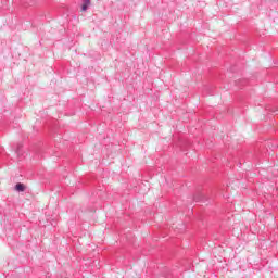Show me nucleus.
Listing matches in <instances>:
<instances>
[{"label": "nucleus", "mask_w": 278, "mask_h": 278, "mask_svg": "<svg viewBox=\"0 0 278 278\" xmlns=\"http://www.w3.org/2000/svg\"><path fill=\"white\" fill-rule=\"evenodd\" d=\"M15 190L17 192H25V185L18 182L16 186H15Z\"/></svg>", "instance_id": "nucleus-1"}, {"label": "nucleus", "mask_w": 278, "mask_h": 278, "mask_svg": "<svg viewBox=\"0 0 278 278\" xmlns=\"http://www.w3.org/2000/svg\"><path fill=\"white\" fill-rule=\"evenodd\" d=\"M89 5H90V0H84V3L81 5V12H86Z\"/></svg>", "instance_id": "nucleus-2"}]
</instances>
